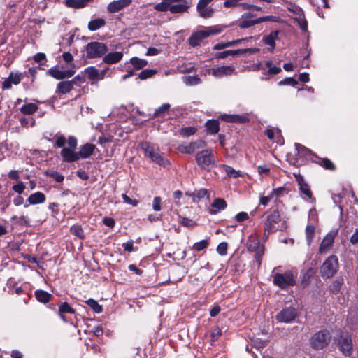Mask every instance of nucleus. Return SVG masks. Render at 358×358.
<instances>
[{
	"instance_id": "1",
	"label": "nucleus",
	"mask_w": 358,
	"mask_h": 358,
	"mask_svg": "<svg viewBox=\"0 0 358 358\" xmlns=\"http://www.w3.org/2000/svg\"><path fill=\"white\" fill-rule=\"evenodd\" d=\"M78 145V139L73 136H69L66 139L63 135L56 136L55 148H62L60 156L63 162L73 163L80 159H87L92 156L96 149L95 145L87 143L80 146L78 152L75 151Z\"/></svg>"
},
{
	"instance_id": "2",
	"label": "nucleus",
	"mask_w": 358,
	"mask_h": 358,
	"mask_svg": "<svg viewBox=\"0 0 358 358\" xmlns=\"http://www.w3.org/2000/svg\"><path fill=\"white\" fill-rule=\"evenodd\" d=\"M191 2L188 0H162L154 8L157 12L169 11L172 14H181L188 11Z\"/></svg>"
},
{
	"instance_id": "3",
	"label": "nucleus",
	"mask_w": 358,
	"mask_h": 358,
	"mask_svg": "<svg viewBox=\"0 0 358 358\" xmlns=\"http://www.w3.org/2000/svg\"><path fill=\"white\" fill-rule=\"evenodd\" d=\"M266 232L274 233L277 231H284L287 228L285 221H282L278 209L273 210L264 222Z\"/></svg>"
},
{
	"instance_id": "4",
	"label": "nucleus",
	"mask_w": 358,
	"mask_h": 358,
	"mask_svg": "<svg viewBox=\"0 0 358 358\" xmlns=\"http://www.w3.org/2000/svg\"><path fill=\"white\" fill-rule=\"evenodd\" d=\"M222 31V28L219 26H212L194 32L189 38V43L192 47L200 45L201 41L210 36L217 35Z\"/></svg>"
},
{
	"instance_id": "5",
	"label": "nucleus",
	"mask_w": 358,
	"mask_h": 358,
	"mask_svg": "<svg viewBox=\"0 0 358 358\" xmlns=\"http://www.w3.org/2000/svg\"><path fill=\"white\" fill-rule=\"evenodd\" d=\"M331 335L329 330L322 329L315 333L310 338V345L315 350L326 348L330 343Z\"/></svg>"
},
{
	"instance_id": "6",
	"label": "nucleus",
	"mask_w": 358,
	"mask_h": 358,
	"mask_svg": "<svg viewBox=\"0 0 358 358\" xmlns=\"http://www.w3.org/2000/svg\"><path fill=\"white\" fill-rule=\"evenodd\" d=\"M338 269V260L336 255L329 256L320 268V274L323 278H330Z\"/></svg>"
},
{
	"instance_id": "7",
	"label": "nucleus",
	"mask_w": 358,
	"mask_h": 358,
	"mask_svg": "<svg viewBox=\"0 0 358 358\" xmlns=\"http://www.w3.org/2000/svg\"><path fill=\"white\" fill-rule=\"evenodd\" d=\"M273 284L282 289H285L296 284L295 276L289 271L284 273H276L273 275Z\"/></svg>"
},
{
	"instance_id": "8",
	"label": "nucleus",
	"mask_w": 358,
	"mask_h": 358,
	"mask_svg": "<svg viewBox=\"0 0 358 358\" xmlns=\"http://www.w3.org/2000/svg\"><path fill=\"white\" fill-rule=\"evenodd\" d=\"M195 159L197 165L202 169H206L210 166L215 164V159L212 150L206 149L199 152Z\"/></svg>"
},
{
	"instance_id": "9",
	"label": "nucleus",
	"mask_w": 358,
	"mask_h": 358,
	"mask_svg": "<svg viewBox=\"0 0 358 358\" xmlns=\"http://www.w3.org/2000/svg\"><path fill=\"white\" fill-rule=\"evenodd\" d=\"M108 51L107 45L101 42H90L86 45L87 57L90 59L99 58L105 55Z\"/></svg>"
},
{
	"instance_id": "10",
	"label": "nucleus",
	"mask_w": 358,
	"mask_h": 358,
	"mask_svg": "<svg viewBox=\"0 0 358 358\" xmlns=\"http://www.w3.org/2000/svg\"><path fill=\"white\" fill-rule=\"evenodd\" d=\"M71 66H72V69L66 71H62L57 66H54L48 69L46 73L47 75L50 76L57 80L70 78L76 73L75 70L73 69L75 65L73 64Z\"/></svg>"
},
{
	"instance_id": "11",
	"label": "nucleus",
	"mask_w": 358,
	"mask_h": 358,
	"mask_svg": "<svg viewBox=\"0 0 358 358\" xmlns=\"http://www.w3.org/2000/svg\"><path fill=\"white\" fill-rule=\"evenodd\" d=\"M338 345L344 355L350 356L352 350L351 336L347 333H342L338 341Z\"/></svg>"
},
{
	"instance_id": "12",
	"label": "nucleus",
	"mask_w": 358,
	"mask_h": 358,
	"mask_svg": "<svg viewBox=\"0 0 358 358\" xmlns=\"http://www.w3.org/2000/svg\"><path fill=\"white\" fill-rule=\"evenodd\" d=\"M297 310L293 307H287L281 310L276 315V320L280 322L289 323L295 320L297 317Z\"/></svg>"
},
{
	"instance_id": "13",
	"label": "nucleus",
	"mask_w": 358,
	"mask_h": 358,
	"mask_svg": "<svg viewBox=\"0 0 358 358\" xmlns=\"http://www.w3.org/2000/svg\"><path fill=\"white\" fill-rule=\"evenodd\" d=\"M213 0H199L196 6V10L199 15L203 18H209L213 16V9L208 6Z\"/></svg>"
},
{
	"instance_id": "14",
	"label": "nucleus",
	"mask_w": 358,
	"mask_h": 358,
	"mask_svg": "<svg viewBox=\"0 0 358 358\" xmlns=\"http://www.w3.org/2000/svg\"><path fill=\"white\" fill-rule=\"evenodd\" d=\"M336 234V231H331L324 236L319 248L320 253L322 254L326 252L333 245L334 238Z\"/></svg>"
},
{
	"instance_id": "15",
	"label": "nucleus",
	"mask_w": 358,
	"mask_h": 358,
	"mask_svg": "<svg viewBox=\"0 0 358 358\" xmlns=\"http://www.w3.org/2000/svg\"><path fill=\"white\" fill-rule=\"evenodd\" d=\"M108 69L99 71L94 66H89L85 69V73L87 75L88 79L92 81H96L103 79Z\"/></svg>"
},
{
	"instance_id": "16",
	"label": "nucleus",
	"mask_w": 358,
	"mask_h": 358,
	"mask_svg": "<svg viewBox=\"0 0 358 358\" xmlns=\"http://www.w3.org/2000/svg\"><path fill=\"white\" fill-rule=\"evenodd\" d=\"M23 78L22 73L10 72L9 76L2 83V88L3 90L10 89L12 85H18Z\"/></svg>"
},
{
	"instance_id": "17",
	"label": "nucleus",
	"mask_w": 358,
	"mask_h": 358,
	"mask_svg": "<svg viewBox=\"0 0 358 358\" xmlns=\"http://www.w3.org/2000/svg\"><path fill=\"white\" fill-rule=\"evenodd\" d=\"M212 74L217 78L230 76L236 73L233 66H222L211 69Z\"/></svg>"
},
{
	"instance_id": "18",
	"label": "nucleus",
	"mask_w": 358,
	"mask_h": 358,
	"mask_svg": "<svg viewBox=\"0 0 358 358\" xmlns=\"http://www.w3.org/2000/svg\"><path fill=\"white\" fill-rule=\"evenodd\" d=\"M131 3V0H117L110 2L108 6L107 10L110 13H117L124 8L129 6Z\"/></svg>"
},
{
	"instance_id": "19",
	"label": "nucleus",
	"mask_w": 358,
	"mask_h": 358,
	"mask_svg": "<svg viewBox=\"0 0 358 358\" xmlns=\"http://www.w3.org/2000/svg\"><path fill=\"white\" fill-rule=\"evenodd\" d=\"M46 200L45 195L41 192H37L29 195L24 204V208H28L30 205H37L43 203Z\"/></svg>"
},
{
	"instance_id": "20",
	"label": "nucleus",
	"mask_w": 358,
	"mask_h": 358,
	"mask_svg": "<svg viewBox=\"0 0 358 358\" xmlns=\"http://www.w3.org/2000/svg\"><path fill=\"white\" fill-rule=\"evenodd\" d=\"M296 180L299 186V191L301 194L306 195L308 199L313 198V193L309 185L305 182L303 176L300 174H294Z\"/></svg>"
},
{
	"instance_id": "21",
	"label": "nucleus",
	"mask_w": 358,
	"mask_h": 358,
	"mask_svg": "<svg viewBox=\"0 0 358 358\" xmlns=\"http://www.w3.org/2000/svg\"><path fill=\"white\" fill-rule=\"evenodd\" d=\"M220 118L227 122H234V123H246L250 121L249 118L243 115H227L223 114L220 115Z\"/></svg>"
},
{
	"instance_id": "22",
	"label": "nucleus",
	"mask_w": 358,
	"mask_h": 358,
	"mask_svg": "<svg viewBox=\"0 0 358 358\" xmlns=\"http://www.w3.org/2000/svg\"><path fill=\"white\" fill-rule=\"evenodd\" d=\"M246 52H254V50L251 48H246V49H238V50H225L223 52H216L214 55L215 58L216 59H224L229 55H238L240 54H244Z\"/></svg>"
},
{
	"instance_id": "23",
	"label": "nucleus",
	"mask_w": 358,
	"mask_h": 358,
	"mask_svg": "<svg viewBox=\"0 0 358 358\" xmlns=\"http://www.w3.org/2000/svg\"><path fill=\"white\" fill-rule=\"evenodd\" d=\"M311 161L313 163L317 164L318 165L322 166L324 169L327 170H336L335 164L328 158H322L318 157L317 155H313V157L311 158Z\"/></svg>"
},
{
	"instance_id": "24",
	"label": "nucleus",
	"mask_w": 358,
	"mask_h": 358,
	"mask_svg": "<svg viewBox=\"0 0 358 358\" xmlns=\"http://www.w3.org/2000/svg\"><path fill=\"white\" fill-rule=\"evenodd\" d=\"M75 313L76 310L67 302H62L59 306L58 314L64 322H68L65 314H74Z\"/></svg>"
},
{
	"instance_id": "25",
	"label": "nucleus",
	"mask_w": 358,
	"mask_h": 358,
	"mask_svg": "<svg viewBox=\"0 0 358 358\" xmlns=\"http://www.w3.org/2000/svg\"><path fill=\"white\" fill-rule=\"evenodd\" d=\"M73 87L69 80H63L57 85L55 94L59 95L66 94L69 93L73 90Z\"/></svg>"
},
{
	"instance_id": "26",
	"label": "nucleus",
	"mask_w": 358,
	"mask_h": 358,
	"mask_svg": "<svg viewBox=\"0 0 358 358\" xmlns=\"http://www.w3.org/2000/svg\"><path fill=\"white\" fill-rule=\"evenodd\" d=\"M122 57L123 54L121 52H113L106 55L103 60L106 64H113L120 62Z\"/></svg>"
},
{
	"instance_id": "27",
	"label": "nucleus",
	"mask_w": 358,
	"mask_h": 358,
	"mask_svg": "<svg viewBox=\"0 0 358 358\" xmlns=\"http://www.w3.org/2000/svg\"><path fill=\"white\" fill-rule=\"evenodd\" d=\"M34 296L37 301L43 303H48L53 298V296L51 294L42 289L36 290L34 292Z\"/></svg>"
},
{
	"instance_id": "28",
	"label": "nucleus",
	"mask_w": 358,
	"mask_h": 358,
	"mask_svg": "<svg viewBox=\"0 0 358 358\" xmlns=\"http://www.w3.org/2000/svg\"><path fill=\"white\" fill-rule=\"evenodd\" d=\"M227 206V202L224 199L216 198L212 203L211 207L215 208V210L210 209V214H216L219 210H224Z\"/></svg>"
},
{
	"instance_id": "29",
	"label": "nucleus",
	"mask_w": 358,
	"mask_h": 358,
	"mask_svg": "<svg viewBox=\"0 0 358 358\" xmlns=\"http://www.w3.org/2000/svg\"><path fill=\"white\" fill-rule=\"evenodd\" d=\"M279 33L280 31L278 30L271 31L268 36L263 38V42L273 50L275 47V40L278 39Z\"/></svg>"
},
{
	"instance_id": "30",
	"label": "nucleus",
	"mask_w": 358,
	"mask_h": 358,
	"mask_svg": "<svg viewBox=\"0 0 358 358\" xmlns=\"http://www.w3.org/2000/svg\"><path fill=\"white\" fill-rule=\"evenodd\" d=\"M141 149L144 152L145 157L151 158L155 155V150L154 146L148 141H144L140 144Z\"/></svg>"
},
{
	"instance_id": "31",
	"label": "nucleus",
	"mask_w": 358,
	"mask_h": 358,
	"mask_svg": "<svg viewBox=\"0 0 358 358\" xmlns=\"http://www.w3.org/2000/svg\"><path fill=\"white\" fill-rule=\"evenodd\" d=\"M206 127L208 133L216 134L220 130V123L218 120H209L206 123Z\"/></svg>"
},
{
	"instance_id": "32",
	"label": "nucleus",
	"mask_w": 358,
	"mask_h": 358,
	"mask_svg": "<svg viewBox=\"0 0 358 358\" xmlns=\"http://www.w3.org/2000/svg\"><path fill=\"white\" fill-rule=\"evenodd\" d=\"M152 162L157 164L158 165L163 167H168L170 166V162L166 158L164 157L159 152H155L153 157L150 158Z\"/></svg>"
},
{
	"instance_id": "33",
	"label": "nucleus",
	"mask_w": 358,
	"mask_h": 358,
	"mask_svg": "<svg viewBox=\"0 0 358 358\" xmlns=\"http://www.w3.org/2000/svg\"><path fill=\"white\" fill-rule=\"evenodd\" d=\"M264 246L261 245L259 239L255 236H250L247 243V248L250 251H255Z\"/></svg>"
},
{
	"instance_id": "34",
	"label": "nucleus",
	"mask_w": 358,
	"mask_h": 358,
	"mask_svg": "<svg viewBox=\"0 0 358 358\" xmlns=\"http://www.w3.org/2000/svg\"><path fill=\"white\" fill-rule=\"evenodd\" d=\"M296 149L297 150L298 155L300 157H309L311 160V158L313 157V155H316L315 154L312 153L311 150L306 148L301 144L296 143L295 144Z\"/></svg>"
},
{
	"instance_id": "35",
	"label": "nucleus",
	"mask_w": 358,
	"mask_h": 358,
	"mask_svg": "<svg viewBox=\"0 0 358 358\" xmlns=\"http://www.w3.org/2000/svg\"><path fill=\"white\" fill-rule=\"evenodd\" d=\"M106 24V21L103 18H96L91 20L88 23V29L89 30L94 31L98 30L101 27H104Z\"/></svg>"
},
{
	"instance_id": "36",
	"label": "nucleus",
	"mask_w": 358,
	"mask_h": 358,
	"mask_svg": "<svg viewBox=\"0 0 358 358\" xmlns=\"http://www.w3.org/2000/svg\"><path fill=\"white\" fill-rule=\"evenodd\" d=\"M130 63L134 66V69L140 70L147 66L148 62L145 59H140L134 57L130 59Z\"/></svg>"
},
{
	"instance_id": "37",
	"label": "nucleus",
	"mask_w": 358,
	"mask_h": 358,
	"mask_svg": "<svg viewBox=\"0 0 358 358\" xmlns=\"http://www.w3.org/2000/svg\"><path fill=\"white\" fill-rule=\"evenodd\" d=\"M70 232L80 239L83 240L85 238V232L82 227L79 224H74L72 227H71Z\"/></svg>"
},
{
	"instance_id": "38",
	"label": "nucleus",
	"mask_w": 358,
	"mask_h": 358,
	"mask_svg": "<svg viewBox=\"0 0 358 358\" xmlns=\"http://www.w3.org/2000/svg\"><path fill=\"white\" fill-rule=\"evenodd\" d=\"M315 233V227L312 224H308L306 227V238L308 245H310Z\"/></svg>"
},
{
	"instance_id": "39",
	"label": "nucleus",
	"mask_w": 358,
	"mask_h": 358,
	"mask_svg": "<svg viewBox=\"0 0 358 358\" xmlns=\"http://www.w3.org/2000/svg\"><path fill=\"white\" fill-rule=\"evenodd\" d=\"M38 109V106L34 103L24 104L20 108V112L24 115H31Z\"/></svg>"
},
{
	"instance_id": "40",
	"label": "nucleus",
	"mask_w": 358,
	"mask_h": 358,
	"mask_svg": "<svg viewBox=\"0 0 358 358\" xmlns=\"http://www.w3.org/2000/svg\"><path fill=\"white\" fill-rule=\"evenodd\" d=\"M343 284V279L342 278H337L330 285V292L333 294H337L340 291L342 285Z\"/></svg>"
},
{
	"instance_id": "41",
	"label": "nucleus",
	"mask_w": 358,
	"mask_h": 358,
	"mask_svg": "<svg viewBox=\"0 0 358 358\" xmlns=\"http://www.w3.org/2000/svg\"><path fill=\"white\" fill-rule=\"evenodd\" d=\"M183 81L187 85H196L201 83V80L198 76H185L183 77Z\"/></svg>"
},
{
	"instance_id": "42",
	"label": "nucleus",
	"mask_w": 358,
	"mask_h": 358,
	"mask_svg": "<svg viewBox=\"0 0 358 358\" xmlns=\"http://www.w3.org/2000/svg\"><path fill=\"white\" fill-rule=\"evenodd\" d=\"M169 103H164L160 107L157 108L152 117V118H155L158 117L162 116L166 112H167L170 109Z\"/></svg>"
},
{
	"instance_id": "43",
	"label": "nucleus",
	"mask_w": 358,
	"mask_h": 358,
	"mask_svg": "<svg viewBox=\"0 0 358 358\" xmlns=\"http://www.w3.org/2000/svg\"><path fill=\"white\" fill-rule=\"evenodd\" d=\"M85 303L87 304L95 313H101L103 311V308L101 305L98 303V302L93 299H90L85 301Z\"/></svg>"
},
{
	"instance_id": "44",
	"label": "nucleus",
	"mask_w": 358,
	"mask_h": 358,
	"mask_svg": "<svg viewBox=\"0 0 358 358\" xmlns=\"http://www.w3.org/2000/svg\"><path fill=\"white\" fill-rule=\"evenodd\" d=\"M157 73V71L154 69H145L141 71L138 74V78L141 80H145L152 77Z\"/></svg>"
},
{
	"instance_id": "45",
	"label": "nucleus",
	"mask_w": 358,
	"mask_h": 358,
	"mask_svg": "<svg viewBox=\"0 0 358 358\" xmlns=\"http://www.w3.org/2000/svg\"><path fill=\"white\" fill-rule=\"evenodd\" d=\"M12 220H15V224L20 226H28L29 224V221L28 218L24 215H21L17 217V215H13L11 217Z\"/></svg>"
},
{
	"instance_id": "46",
	"label": "nucleus",
	"mask_w": 358,
	"mask_h": 358,
	"mask_svg": "<svg viewBox=\"0 0 358 358\" xmlns=\"http://www.w3.org/2000/svg\"><path fill=\"white\" fill-rule=\"evenodd\" d=\"M196 131V129L194 127H187L181 128L180 130V134L183 137H189L194 134Z\"/></svg>"
},
{
	"instance_id": "47",
	"label": "nucleus",
	"mask_w": 358,
	"mask_h": 358,
	"mask_svg": "<svg viewBox=\"0 0 358 358\" xmlns=\"http://www.w3.org/2000/svg\"><path fill=\"white\" fill-rule=\"evenodd\" d=\"M223 168L224 169L225 173L229 177H233L234 178H238L241 176L239 171H236L231 166L228 165H224Z\"/></svg>"
},
{
	"instance_id": "48",
	"label": "nucleus",
	"mask_w": 358,
	"mask_h": 358,
	"mask_svg": "<svg viewBox=\"0 0 358 358\" xmlns=\"http://www.w3.org/2000/svg\"><path fill=\"white\" fill-rule=\"evenodd\" d=\"M209 245V242L207 240H202L199 242L195 243L193 245V249L196 251H201L207 248Z\"/></svg>"
},
{
	"instance_id": "49",
	"label": "nucleus",
	"mask_w": 358,
	"mask_h": 358,
	"mask_svg": "<svg viewBox=\"0 0 358 358\" xmlns=\"http://www.w3.org/2000/svg\"><path fill=\"white\" fill-rule=\"evenodd\" d=\"M178 150L180 152L185 153V154H191V153H193L194 152V148L192 147L190 143L186 144V145L185 144H181V145H178Z\"/></svg>"
},
{
	"instance_id": "50",
	"label": "nucleus",
	"mask_w": 358,
	"mask_h": 358,
	"mask_svg": "<svg viewBox=\"0 0 358 358\" xmlns=\"http://www.w3.org/2000/svg\"><path fill=\"white\" fill-rule=\"evenodd\" d=\"M257 24V19L255 20H243L239 22V27L241 29H246Z\"/></svg>"
},
{
	"instance_id": "51",
	"label": "nucleus",
	"mask_w": 358,
	"mask_h": 358,
	"mask_svg": "<svg viewBox=\"0 0 358 358\" xmlns=\"http://www.w3.org/2000/svg\"><path fill=\"white\" fill-rule=\"evenodd\" d=\"M254 252H255V258L258 264V266L259 267L262 264V256L264 254V246L261 247L260 248H259L257 250H255Z\"/></svg>"
},
{
	"instance_id": "52",
	"label": "nucleus",
	"mask_w": 358,
	"mask_h": 358,
	"mask_svg": "<svg viewBox=\"0 0 358 358\" xmlns=\"http://www.w3.org/2000/svg\"><path fill=\"white\" fill-rule=\"evenodd\" d=\"M26 188L25 184L22 181H19L12 187V189L18 194H22Z\"/></svg>"
},
{
	"instance_id": "53",
	"label": "nucleus",
	"mask_w": 358,
	"mask_h": 358,
	"mask_svg": "<svg viewBox=\"0 0 358 358\" xmlns=\"http://www.w3.org/2000/svg\"><path fill=\"white\" fill-rule=\"evenodd\" d=\"M266 66L268 68V73L269 74L276 75L282 71L280 67L272 66V62L271 61H267Z\"/></svg>"
},
{
	"instance_id": "54",
	"label": "nucleus",
	"mask_w": 358,
	"mask_h": 358,
	"mask_svg": "<svg viewBox=\"0 0 358 358\" xmlns=\"http://www.w3.org/2000/svg\"><path fill=\"white\" fill-rule=\"evenodd\" d=\"M72 86H80V85L85 82V78L83 76L77 75L71 80H69Z\"/></svg>"
},
{
	"instance_id": "55",
	"label": "nucleus",
	"mask_w": 358,
	"mask_h": 358,
	"mask_svg": "<svg viewBox=\"0 0 358 358\" xmlns=\"http://www.w3.org/2000/svg\"><path fill=\"white\" fill-rule=\"evenodd\" d=\"M286 192V189L285 187H280L275 189H273L271 192V196L274 197H280L282 196Z\"/></svg>"
},
{
	"instance_id": "56",
	"label": "nucleus",
	"mask_w": 358,
	"mask_h": 358,
	"mask_svg": "<svg viewBox=\"0 0 358 358\" xmlns=\"http://www.w3.org/2000/svg\"><path fill=\"white\" fill-rule=\"evenodd\" d=\"M238 222H243L249 219V215L245 212L238 213L234 218Z\"/></svg>"
},
{
	"instance_id": "57",
	"label": "nucleus",
	"mask_w": 358,
	"mask_h": 358,
	"mask_svg": "<svg viewBox=\"0 0 358 358\" xmlns=\"http://www.w3.org/2000/svg\"><path fill=\"white\" fill-rule=\"evenodd\" d=\"M297 84H298L297 80L291 77L286 78L285 79L280 81V83H279L280 85H288L295 86Z\"/></svg>"
},
{
	"instance_id": "58",
	"label": "nucleus",
	"mask_w": 358,
	"mask_h": 358,
	"mask_svg": "<svg viewBox=\"0 0 358 358\" xmlns=\"http://www.w3.org/2000/svg\"><path fill=\"white\" fill-rule=\"evenodd\" d=\"M278 17L275 16H263L257 19V24L267 22V21H273V22H278Z\"/></svg>"
},
{
	"instance_id": "59",
	"label": "nucleus",
	"mask_w": 358,
	"mask_h": 358,
	"mask_svg": "<svg viewBox=\"0 0 358 358\" xmlns=\"http://www.w3.org/2000/svg\"><path fill=\"white\" fill-rule=\"evenodd\" d=\"M227 243L225 242L220 243L217 247V252L221 255H225L227 251Z\"/></svg>"
},
{
	"instance_id": "60",
	"label": "nucleus",
	"mask_w": 358,
	"mask_h": 358,
	"mask_svg": "<svg viewBox=\"0 0 358 358\" xmlns=\"http://www.w3.org/2000/svg\"><path fill=\"white\" fill-rule=\"evenodd\" d=\"M162 199L159 196H156L153 199L152 208L155 211H159L161 210Z\"/></svg>"
},
{
	"instance_id": "61",
	"label": "nucleus",
	"mask_w": 358,
	"mask_h": 358,
	"mask_svg": "<svg viewBox=\"0 0 358 358\" xmlns=\"http://www.w3.org/2000/svg\"><path fill=\"white\" fill-rule=\"evenodd\" d=\"M50 176L57 182H62L64 179V176L57 171L52 172Z\"/></svg>"
},
{
	"instance_id": "62",
	"label": "nucleus",
	"mask_w": 358,
	"mask_h": 358,
	"mask_svg": "<svg viewBox=\"0 0 358 358\" xmlns=\"http://www.w3.org/2000/svg\"><path fill=\"white\" fill-rule=\"evenodd\" d=\"M190 145L194 148V151L196 149L202 148L206 146V143L202 140H198L194 142H191Z\"/></svg>"
},
{
	"instance_id": "63",
	"label": "nucleus",
	"mask_w": 358,
	"mask_h": 358,
	"mask_svg": "<svg viewBox=\"0 0 358 358\" xmlns=\"http://www.w3.org/2000/svg\"><path fill=\"white\" fill-rule=\"evenodd\" d=\"M180 224L185 227H194L196 225V223L193 220L186 217L182 218Z\"/></svg>"
},
{
	"instance_id": "64",
	"label": "nucleus",
	"mask_w": 358,
	"mask_h": 358,
	"mask_svg": "<svg viewBox=\"0 0 358 358\" xmlns=\"http://www.w3.org/2000/svg\"><path fill=\"white\" fill-rule=\"evenodd\" d=\"M222 335V331L220 328L216 327L210 334L212 341H216Z\"/></svg>"
}]
</instances>
